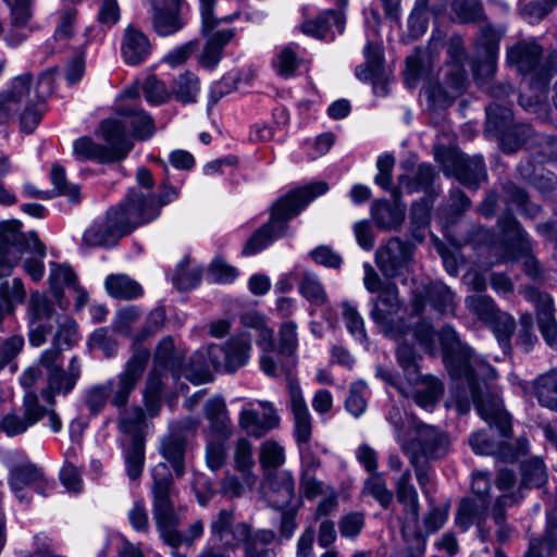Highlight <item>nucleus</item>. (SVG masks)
Instances as JSON below:
<instances>
[{"label": "nucleus", "mask_w": 557, "mask_h": 557, "mask_svg": "<svg viewBox=\"0 0 557 557\" xmlns=\"http://www.w3.org/2000/svg\"><path fill=\"white\" fill-rule=\"evenodd\" d=\"M438 338L445 368L455 382L451 397L457 411L466 414L473 404L479 416L490 426L495 425L503 437L509 438L511 417L504 409L498 394L488 385V381L496 376L495 369L472 348L461 343L451 326H444Z\"/></svg>", "instance_id": "f257e3e1"}, {"label": "nucleus", "mask_w": 557, "mask_h": 557, "mask_svg": "<svg viewBox=\"0 0 557 557\" xmlns=\"http://www.w3.org/2000/svg\"><path fill=\"white\" fill-rule=\"evenodd\" d=\"M158 208L143 198V193L132 188L115 207H111L103 219L90 224L82 236V246L87 248H111L136 227L154 220Z\"/></svg>", "instance_id": "f03ea898"}, {"label": "nucleus", "mask_w": 557, "mask_h": 557, "mask_svg": "<svg viewBox=\"0 0 557 557\" xmlns=\"http://www.w3.org/2000/svg\"><path fill=\"white\" fill-rule=\"evenodd\" d=\"M151 495L153 519L165 544L173 548L183 544L191 545L203 534L205 524L201 520L193 522L184 533L178 531L181 521L175 511L177 491L165 462H160L152 469Z\"/></svg>", "instance_id": "7ed1b4c3"}, {"label": "nucleus", "mask_w": 557, "mask_h": 557, "mask_svg": "<svg viewBox=\"0 0 557 557\" xmlns=\"http://www.w3.org/2000/svg\"><path fill=\"white\" fill-rule=\"evenodd\" d=\"M329 190L326 182L319 181L290 190L275 201L272 207L270 221L253 233L244 247V255H253L274 239L282 237L286 230V222L302 211L314 198Z\"/></svg>", "instance_id": "20e7f679"}, {"label": "nucleus", "mask_w": 557, "mask_h": 557, "mask_svg": "<svg viewBox=\"0 0 557 557\" xmlns=\"http://www.w3.org/2000/svg\"><path fill=\"white\" fill-rule=\"evenodd\" d=\"M21 225L16 220L0 222V278L9 276L23 255L32 251L39 259H25L23 269L33 281L38 282L45 274L42 259L46 257V247L35 232L29 235L22 233Z\"/></svg>", "instance_id": "39448f33"}, {"label": "nucleus", "mask_w": 557, "mask_h": 557, "mask_svg": "<svg viewBox=\"0 0 557 557\" xmlns=\"http://www.w3.org/2000/svg\"><path fill=\"white\" fill-rule=\"evenodd\" d=\"M543 48L535 40H522L507 50V63L515 66L530 87L544 91L549 81L557 74V51L543 58Z\"/></svg>", "instance_id": "423d86ee"}, {"label": "nucleus", "mask_w": 557, "mask_h": 557, "mask_svg": "<svg viewBox=\"0 0 557 557\" xmlns=\"http://www.w3.org/2000/svg\"><path fill=\"white\" fill-rule=\"evenodd\" d=\"M500 242L507 255L511 258L524 257L523 269L528 276L537 280L542 276V267L531 253L533 240L520 222L510 212H506L497 220Z\"/></svg>", "instance_id": "0eeeda50"}, {"label": "nucleus", "mask_w": 557, "mask_h": 557, "mask_svg": "<svg viewBox=\"0 0 557 557\" xmlns=\"http://www.w3.org/2000/svg\"><path fill=\"white\" fill-rule=\"evenodd\" d=\"M150 359V351L145 347H134L124 370L115 379L103 382L108 389L111 406L122 409L128 404L131 394L137 387Z\"/></svg>", "instance_id": "6e6552de"}, {"label": "nucleus", "mask_w": 557, "mask_h": 557, "mask_svg": "<svg viewBox=\"0 0 557 557\" xmlns=\"http://www.w3.org/2000/svg\"><path fill=\"white\" fill-rule=\"evenodd\" d=\"M435 160L446 176L456 177L463 186L476 190L487 180V172L481 156H467L455 149L435 150Z\"/></svg>", "instance_id": "1a4fd4ad"}, {"label": "nucleus", "mask_w": 557, "mask_h": 557, "mask_svg": "<svg viewBox=\"0 0 557 557\" xmlns=\"http://www.w3.org/2000/svg\"><path fill=\"white\" fill-rule=\"evenodd\" d=\"M407 335L393 337L403 339L397 347L396 357L399 367L403 369L406 379L420 372L418 361L421 359L409 341H416L425 352L434 355L436 351L435 332L432 324L425 320H419L414 325H406Z\"/></svg>", "instance_id": "9d476101"}, {"label": "nucleus", "mask_w": 557, "mask_h": 557, "mask_svg": "<svg viewBox=\"0 0 557 557\" xmlns=\"http://www.w3.org/2000/svg\"><path fill=\"white\" fill-rule=\"evenodd\" d=\"M251 350V336L248 333L233 335L223 345L207 346L208 359L213 370L228 374L248 364Z\"/></svg>", "instance_id": "9b49d317"}, {"label": "nucleus", "mask_w": 557, "mask_h": 557, "mask_svg": "<svg viewBox=\"0 0 557 557\" xmlns=\"http://www.w3.org/2000/svg\"><path fill=\"white\" fill-rule=\"evenodd\" d=\"M209 532L212 544L226 550H236L251 540V525L245 521H236V513L232 508H222L212 517Z\"/></svg>", "instance_id": "f8f14e48"}, {"label": "nucleus", "mask_w": 557, "mask_h": 557, "mask_svg": "<svg viewBox=\"0 0 557 557\" xmlns=\"http://www.w3.org/2000/svg\"><path fill=\"white\" fill-rule=\"evenodd\" d=\"M377 293V297L373 300L371 318L382 329V332L386 336H406V324L403 320L395 319V315L401 308L396 284L386 283V285Z\"/></svg>", "instance_id": "ddd939ff"}, {"label": "nucleus", "mask_w": 557, "mask_h": 557, "mask_svg": "<svg viewBox=\"0 0 557 557\" xmlns=\"http://www.w3.org/2000/svg\"><path fill=\"white\" fill-rule=\"evenodd\" d=\"M28 341L34 347L41 346L50 335L62 315L54 309L52 301L44 294L35 292L30 295L27 308Z\"/></svg>", "instance_id": "4468645a"}, {"label": "nucleus", "mask_w": 557, "mask_h": 557, "mask_svg": "<svg viewBox=\"0 0 557 557\" xmlns=\"http://www.w3.org/2000/svg\"><path fill=\"white\" fill-rule=\"evenodd\" d=\"M285 372L289 406L294 417V437L297 447L310 445L312 437V417L302 395L298 380L293 374V363L282 364Z\"/></svg>", "instance_id": "2eb2a0df"}, {"label": "nucleus", "mask_w": 557, "mask_h": 557, "mask_svg": "<svg viewBox=\"0 0 557 557\" xmlns=\"http://www.w3.org/2000/svg\"><path fill=\"white\" fill-rule=\"evenodd\" d=\"M414 247L400 239L392 237L375 251V263L387 278H395L409 272L413 262Z\"/></svg>", "instance_id": "dca6fc26"}, {"label": "nucleus", "mask_w": 557, "mask_h": 557, "mask_svg": "<svg viewBox=\"0 0 557 557\" xmlns=\"http://www.w3.org/2000/svg\"><path fill=\"white\" fill-rule=\"evenodd\" d=\"M491 487V480L485 473L473 474L471 488L475 498L461 499L456 513V523L463 531L468 530L474 521H480L487 516Z\"/></svg>", "instance_id": "f3484780"}, {"label": "nucleus", "mask_w": 557, "mask_h": 557, "mask_svg": "<svg viewBox=\"0 0 557 557\" xmlns=\"http://www.w3.org/2000/svg\"><path fill=\"white\" fill-rule=\"evenodd\" d=\"M9 484L16 498L26 504L30 500V497L25 492L26 486L33 487L36 493L42 496H48L55 485L53 480H48L45 476L41 468L32 462L11 468Z\"/></svg>", "instance_id": "a211bd4d"}, {"label": "nucleus", "mask_w": 557, "mask_h": 557, "mask_svg": "<svg viewBox=\"0 0 557 557\" xmlns=\"http://www.w3.org/2000/svg\"><path fill=\"white\" fill-rule=\"evenodd\" d=\"M41 404L35 391L26 392L21 410H11L0 418V433L9 437L22 435L40 421Z\"/></svg>", "instance_id": "6ab92c4d"}, {"label": "nucleus", "mask_w": 557, "mask_h": 557, "mask_svg": "<svg viewBox=\"0 0 557 557\" xmlns=\"http://www.w3.org/2000/svg\"><path fill=\"white\" fill-rule=\"evenodd\" d=\"M448 438L440 429L428 424H418L416 437L401 443V449L408 457V451L417 453L421 459L433 461L443 458L448 451Z\"/></svg>", "instance_id": "aec40b11"}, {"label": "nucleus", "mask_w": 557, "mask_h": 557, "mask_svg": "<svg viewBox=\"0 0 557 557\" xmlns=\"http://www.w3.org/2000/svg\"><path fill=\"white\" fill-rule=\"evenodd\" d=\"M82 375V367L78 357L71 358L67 368L46 374V386L40 389V397L53 407L58 396L66 397L75 388Z\"/></svg>", "instance_id": "412c9836"}, {"label": "nucleus", "mask_w": 557, "mask_h": 557, "mask_svg": "<svg viewBox=\"0 0 557 557\" xmlns=\"http://www.w3.org/2000/svg\"><path fill=\"white\" fill-rule=\"evenodd\" d=\"M522 293L525 299L535 306L537 326L544 341L557 350V322L553 298L532 286L524 287Z\"/></svg>", "instance_id": "4be33fe9"}, {"label": "nucleus", "mask_w": 557, "mask_h": 557, "mask_svg": "<svg viewBox=\"0 0 557 557\" xmlns=\"http://www.w3.org/2000/svg\"><path fill=\"white\" fill-rule=\"evenodd\" d=\"M33 76L24 73L14 77L8 89L0 91V124L8 123L30 101Z\"/></svg>", "instance_id": "5701e85b"}, {"label": "nucleus", "mask_w": 557, "mask_h": 557, "mask_svg": "<svg viewBox=\"0 0 557 557\" xmlns=\"http://www.w3.org/2000/svg\"><path fill=\"white\" fill-rule=\"evenodd\" d=\"M366 62L356 67L355 74L358 79L372 82L373 91L379 96H386L388 78L383 65V53L379 45L368 41L364 47Z\"/></svg>", "instance_id": "b1692460"}, {"label": "nucleus", "mask_w": 557, "mask_h": 557, "mask_svg": "<svg viewBox=\"0 0 557 557\" xmlns=\"http://www.w3.org/2000/svg\"><path fill=\"white\" fill-rule=\"evenodd\" d=\"M259 405L264 410L262 414L257 410L243 408L238 418L239 428L249 436L257 438L264 436L280 423V417L272 403L260 400Z\"/></svg>", "instance_id": "393cba45"}, {"label": "nucleus", "mask_w": 557, "mask_h": 557, "mask_svg": "<svg viewBox=\"0 0 557 557\" xmlns=\"http://www.w3.org/2000/svg\"><path fill=\"white\" fill-rule=\"evenodd\" d=\"M3 2L10 10V23L3 38L8 46L16 47L27 37L25 28L33 16L34 0H3Z\"/></svg>", "instance_id": "a878e982"}, {"label": "nucleus", "mask_w": 557, "mask_h": 557, "mask_svg": "<svg viewBox=\"0 0 557 557\" xmlns=\"http://www.w3.org/2000/svg\"><path fill=\"white\" fill-rule=\"evenodd\" d=\"M148 1L153 9L151 25L159 36H171L184 27L185 22L180 12L183 0H166L164 8L158 5L159 0Z\"/></svg>", "instance_id": "bb28decb"}, {"label": "nucleus", "mask_w": 557, "mask_h": 557, "mask_svg": "<svg viewBox=\"0 0 557 557\" xmlns=\"http://www.w3.org/2000/svg\"><path fill=\"white\" fill-rule=\"evenodd\" d=\"M407 381L414 403L426 410L433 409L444 393V383L432 374L419 372Z\"/></svg>", "instance_id": "cd10ccee"}, {"label": "nucleus", "mask_w": 557, "mask_h": 557, "mask_svg": "<svg viewBox=\"0 0 557 557\" xmlns=\"http://www.w3.org/2000/svg\"><path fill=\"white\" fill-rule=\"evenodd\" d=\"M121 51L125 63L138 65L150 55L151 45L148 37L140 29L128 25L123 33Z\"/></svg>", "instance_id": "c85d7f7f"}, {"label": "nucleus", "mask_w": 557, "mask_h": 557, "mask_svg": "<svg viewBox=\"0 0 557 557\" xmlns=\"http://www.w3.org/2000/svg\"><path fill=\"white\" fill-rule=\"evenodd\" d=\"M116 114L125 123L133 138L144 140L153 135V120L144 110L132 104H121L116 108Z\"/></svg>", "instance_id": "c756f323"}, {"label": "nucleus", "mask_w": 557, "mask_h": 557, "mask_svg": "<svg viewBox=\"0 0 557 557\" xmlns=\"http://www.w3.org/2000/svg\"><path fill=\"white\" fill-rule=\"evenodd\" d=\"M205 417L209 422L207 436H222L231 438L233 435L232 422L227 407L222 397H212L205 405Z\"/></svg>", "instance_id": "7c9ffc66"}, {"label": "nucleus", "mask_w": 557, "mask_h": 557, "mask_svg": "<svg viewBox=\"0 0 557 557\" xmlns=\"http://www.w3.org/2000/svg\"><path fill=\"white\" fill-rule=\"evenodd\" d=\"M184 356L175 348L172 337H163L154 351L153 368L170 372L172 377L177 381L182 377Z\"/></svg>", "instance_id": "2f4dec72"}, {"label": "nucleus", "mask_w": 557, "mask_h": 557, "mask_svg": "<svg viewBox=\"0 0 557 557\" xmlns=\"http://www.w3.org/2000/svg\"><path fill=\"white\" fill-rule=\"evenodd\" d=\"M203 36L207 40L199 57V63L205 69L213 70L221 61L225 46L234 38L235 30L234 28L213 29Z\"/></svg>", "instance_id": "473e14b6"}, {"label": "nucleus", "mask_w": 557, "mask_h": 557, "mask_svg": "<svg viewBox=\"0 0 557 557\" xmlns=\"http://www.w3.org/2000/svg\"><path fill=\"white\" fill-rule=\"evenodd\" d=\"M257 345L262 349L259 363L262 372L270 377H278L281 374H285L282 369V364L293 363V370L296 367V362L293 361H278L273 357L274 342H273V330L267 324L258 331Z\"/></svg>", "instance_id": "72a5a7b5"}, {"label": "nucleus", "mask_w": 557, "mask_h": 557, "mask_svg": "<svg viewBox=\"0 0 557 557\" xmlns=\"http://www.w3.org/2000/svg\"><path fill=\"white\" fill-rule=\"evenodd\" d=\"M333 26L338 34H343L345 17L342 10H327L315 18L307 20L301 24L300 29L305 35L324 39L327 37Z\"/></svg>", "instance_id": "f704fd0d"}, {"label": "nucleus", "mask_w": 557, "mask_h": 557, "mask_svg": "<svg viewBox=\"0 0 557 557\" xmlns=\"http://www.w3.org/2000/svg\"><path fill=\"white\" fill-rule=\"evenodd\" d=\"M73 150L78 160H97L102 163L121 161L124 154V152H113L109 147L97 144L88 137L75 140Z\"/></svg>", "instance_id": "c9c22d12"}, {"label": "nucleus", "mask_w": 557, "mask_h": 557, "mask_svg": "<svg viewBox=\"0 0 557 557\" xmlns=\"http://www.w3.org/2000/svg\"><path fill=\"white\" fill-rule=\"evenodd\" d=\"M186 438L180 437L176 433H168L163 436L160 445V453L169 461L177 478L185 472Z\"/></svg>", "instance_id": "e433bc0d"}, {"label": "nucleus", "mask_w": 557, "mask_h": 557, "mask_svg": "<svg viewBox=\"0 0 557 557\" xmlns=\"http://www.w3.org/2000/svg\"><path fill=\"white\" fill-rule=\"evenodd\" d=\"M371 214L377 227L385 231L396 230L405 220V207L387 200H377L372 205Z\"/></svg>", "instance_id": "4c0bfd02"}, {"label": "nucleus", "mask_w": 557, "mask_h": 557, "mask_svg": "<svg viewBox=\"0 0 557 557\" xmlns=\"http://www.w3.org/2000/svg\"><path fill=\"white\" fill-rule=\"evenodd\" d=\"M100 129L104 140L111 146L113 152H124L123 159L126 158L133 148L132 140L127 137L125 123L119 120H106L100 124Z\"/></svg>", "instance_id": "58836bf2"}, {"label": "nucleus", "mask_w": 557, "mask_h": 557, "mask_svg": "<svg viewBox=\"0 0 557 557\" xmlns=\"http://www.w3.org/2000/svg\"><path fill=\"white\" fill-rule=\"evenodd\" d=\"M486 124L485 133L499 139L515 123L512 110L496 101L485 108Z\"/></svg>", "instance_id": "ea45409f"}, {"label": "nucleus", "mask_w": 557, "mask_h": 557, "mask_svg": "<svg viewBox=\"0 0 557 557\" xmlns=\"http://www.w3.org/2000/svg\"><path fill=\"white\" fill-rule=\"evenodd\" d=\"M270 499L273 507L283 509L295 496V480L289 471L275 472L270 480Z\"/></svg>", "instance_id": "a19ab883"}, {"label": "nucleus", "mask_w": 557, "mask_h": 557, "mask_svg": "<svg viewBox=\"0 0 557 557\" xmlns=\"http://www.w3.org/2000/svg\"><path fill=\"white\" fill-rule=\"evenodd\" d=\"M436 176L437 174L431 164L421 163L412 176H399V188L408 194L424 191L425 196L432 195V185Z\"/></svg>", "instance_id": "79ce46f5"}, {"label": "nucleus", "mask_w": 557, "mask_h": 557, "mask_svg": "<svg viewBox=\"0 0 557 557\" xmlns=\"http://www.w3.org/2000/svg\"><path fill=\"white\" fill-rule=\"evenodd\" d=\"M533 391L541 406L557 412V368L540 374L533 381Z\"/></svg>", "instance_id": "37998d69"}, {"label": "nucleus", "mask_w": 557, "mask_h": 557, "mask_svg": "<svg viewBox=\"0 0 557 557\" xmlns=\"http://www.w3.org/2000/svg\"><path fill=\"white\" fill-rule=\"evenodd\" d=\"M298 290L306 300L317 307L325 305L329 300L327 293L319 275L309 270H300Z\"/></svg>", "instance_id": "c03bdc74"}, {"label": "nucleus", "mask_w": 557, "mask_h": 557, "mask_svg": "<svg viewBox=\"0 0 557 557\" xmlns=\"http://www.w3.org/2000/svg\"><path fill=\"white\" fill-rule=\"evenodd\" d=\"M212 369L208 359L207 347H205L191 356L188 366L183 367L182 376L194 384H203L213 380Z\"/></svg>", "instance_id": "a18cd8bd"}, {"label": "nucleus", "mask_w": 557, "mask_h": 557, "mask_svg": "<svg viewBox=\"0 0 557 557\" xmlns=\"http://www.w3.org/2000/svg\"><path fill=\"white\" fill-rule=\"evenodd\" d=\"M434 195H428L414 201L410 211L411 235L418 242L424 239L423 230L431 220V210L433 207Z\"/></svg>", "instance_id": "49530a36"}, {"label": "nucleus", "mask_w": 557, "mask_h": 557, "mask_svg": "<svg viewBox=\"0 0 557 557\" xmlns=\"http://www.w3.org/2000/svg\"><path fill=\"white\" fill-rule=\"evenodd\" d=\"M450 9L453 20L460 24H478L486 21L481 0H454Z\"/></svg>", "instance_id": "de8ad7c7"}, {"label": "nucleus", "mask_w": 557, "mask_h": 557, "mask_svg": "<svg viewBox=\"0 0 557 557\" xmlns=\"http://www.w3.org/2000/svg\"><path fill=\"white\" fill-rule=\"evenodd\" d=\"M107 292L114 298L131 300L143 295L141 286L125 274H111L104 282Z\"/></svg>", "instance_id": "09e8293b"}, {"label": "nucleus", "mask_w": 557, "mask_h": 557, "mask_svg": "<svg viewBox=\"0 0 557 557\" xmlns=\"http://www.w3.org/2000/svg\"><path fill=\"white\" fill-rule=\"evenodd\" d=\"M396 497L404 505L413 520L419 518V496L417 488L411 483V471L406 470L395 483Z\"/></svg>", "instance_id": "8fccbe9b"}, {"label": "nucleus", "mask_w": 557, "mask_h": 557, "mask_svg": "<svg viewBox=\"0 0 557 557\" xmlns=\"http://www.w3.org/2000/svg\"><path fill=\"white\" fill-rule=\"evenodd\" d=\"M124 462L129 480L139 479L145 466V443L140 434L134 435L129 446L125 448Z\"/></svg>", "instance_id": "3c124183"}, {"label": "nucleus", "mask_w": 557, "mask_h": 557, "mask_svg": "<svg viewBox=\"0 0 557 557\" xmlns=\"http://www.w3.org/2000/svg\"><path fill=\"white\" fill-rule=\"evenodd\" d=\"M548 480L547 469L543 460L532 457L521 465V486L527 488H540Z\"/></svg>", "instance_id": "603ef678"}, {"label": "nucleus", "mask_w": 557, "mask_h": 557, "mask_svg": "<svg viewBox=\"0 0 557 557\" xmlns=\"http://www.w3.org/2000/svg\"><path fill=\"white\" fill-rule=\"evenodd\" d=\"M503 189L506 201L516 205L524 218L534 220L539 216L542 211L541 206L531 202L523 189L519 188L513 183L505 184Z\"/></svg>", "instance_id": "864d4df0"}, {"label": "nucleus", "mask_w": 557, "mask_h": 557, "mask_svg": "<svg viewBox=\"0 0 557 557\" xmlns=\"http://www.w3.org/2000/svg\"><path fill=\"white\" fill-rule=\"evenodd\" d=\"M298 348L297 324L293 321L282 323L278 330L277 355L283 358L278 361H296L295 354Z\"/></svg>", "instance_id": "5fc2aeb1"}, {"label": "nucleus", "mask_w": 557, "mask_h": 557, "mask_svg": "<svg viewBox=\"0 0 557 557\" xmlns=\"http://www.w3.org/2000/svg\"><path fill=\"white\" fill-rule=\"evenodd\" d=\"M518 502L513 494H503L496 498L492 509V517L495 524L498 527L496 531L497 541L506 543L511 535V528L505 522V510L507 507L512 506Z\"/></svg>", "instance_id": "6e6d98bb"}, {"label": "nucleus", "mask_w": 557, "mask_h": 557, "mask_svg": "<svg viewBox=\"0 0 557 557\" xmlns=\"http://www.w3.org/2000/svg\"><path fill=\"white\" fill-rule=\"evenodd\" d=\"M230 438H223L222 436H207L205 457L207 467L211 471H219L224 467L227 459V441Z\"/></svg>", "instance_id": "4d7b16f0"}, {"label": "nucleus", "mask_w": 557, "mask_h": 557, "mask_svg": "<svg viewBox=\"0 0 557 557\" xmlns=\"http://www.w3.org/2000/svg\"><path fill=\"white\" fill-rule=\"evenodd\" d=\"M49 284L54 297L60 298L64 287L71 288L77 284V276L70 265L51 262Z\"/></svg>", "instance_id": "13d9d810"}, {"label": "nucleus", "mask_w": 557, "mask_h": 557, "mask_svg": "<svg viewBox=\"0 0 557 557\" xmlns=\"http://www.w3.org/2000/svg\"><path fill=\"white\" fill-rule=\"evenodd\" d=\"M45 96L39 94L36 88L30 95V101L28 104L23 106L20 113V124L22 132L30 134L38 126L41 121L42 113L39 104L44 101Z\"/></svg>", "instance_id": "bf43d9fd"}, {"label": "nucleus", "mask_w": 557, "mask_h": 557, "mask_svg": "<svg viewBox=\"0 0 557 557\" xmlns=\"http://www.w3.org/2000/svg\"><path fill=\"white\" fill-rule=\"evenodd\" d=\"M409 462L414 471L418 484L420 485L423 495L430 498L435 491L433 475L434 471L429 460L421 459L417 453L408 451Z\"/></svg>", "instance_id": "052dcab7"}, {"label": "nucleus", "mask_w": 557, "mask_h": 557, "mask_svg": "<svg viewBox=\"0 0 557 557\" xmlns=\"http://www.w3.org/2000/svg\"><path fill=\"white\" fill-rule=\"evenodd\" d=\"M199 90V78L189 72L181 74L173 86L175 99L182 103L196 102Z\"/></svg>", "instance_id": "680f3d73"}, {"label": "nucleus", "mask_w": 557, "mask_h": 557, "mask_svg": "<svg viewBox=\"0 0 557 557\" xmlns=\"http://www.w3.org/2000/svg\"><path fill=\"white\" fill-rule=\"evenodd\" d=\"M530 164L524 168L523 163L518 165V171L521 173V176L531 182V184L543 195L550 194L557 188V175L550 171L541 170V172H536L535 170H530Z\"/></svg>", "instance_id": "e2e57ef3"}, {"label": "nucleus", "mask_w": 557, "mask_h": 557, "mask_svg": "<svg viewBox=\"0 0 557 557\" xmlns=\"http://www.w3.org/2000/svg\"><path fill=\"white\" fill-rule=\"evenodd\" d=\"M50 180L58 195L66 197L72 203L81 201L79 186L67 182L65 170L60 164L52 165Z\"/></svg>", "instance_id": "0e129e2a"}, {"label": "nucleus", "mask_w": 557, "mask_h": 557, "mask_svg": "<svg viewBox=\"0 0 557 557\" xmlns=\"http://www.w3.org/2000/svg\"><path fill=\"white\" fill-rule=\"evenodd\" d=\"M428 296L432 307L440 313L448 314L454 312L455 294L445 284H433L428 290Z\"/></svg>", "instance_id": "69168bd1"}, {"label": "nucleus", "mask_w": 557, "mask_h": 557, "mask_svg": "<svg viewBox=\"0 0 557 557\" xmlns=\"http://www.w3.org/2000/svg\"><path fill=\"white\" fill-rule=\"evenodd\" d=\"M532 135V128L528 124L513 123L509 129L498 139L505 152H515L524 145Z\"/></svg>", "instance_id": "338daca9"}, {"label": "nucleus", "mask_w": 557, "mask_h": 557, "mask_svg": "<svg viewBox=\"0 0 557 557\" xmlns=\"http://www.w3.org/2000/svg\"><path fill=\"white\" fill-rule=\"evenodd\" d=\"M467 308L486 324L500 311L494 300L484 295H472L466 298Z\"/></svg>", "instance_id": "774afa93"}]
</instances>
